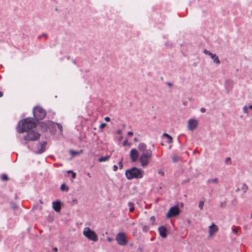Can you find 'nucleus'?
I'll return each instance as SVG.
<instances>
[{
    "mask_svg": "<svg viewBox=\"0 0 252 252\" xmlns=\"http://www.w3.org/2000/svg\"><path fill=\"white\" fill-rule=\"evenodd\" d=\"M138 151L135 149H132L129 153V156L132 162L137 160L140 162V166L144 168L150 162L153 152L151 149H148L147 145L144 143H140L138 146Z\"/></svg>",
    "mask_w": 252,
    "mask_h": 252,
    "instance_id": "obj_1",
    "label": "nucleus"
},
{
    "mask_svg": "<svg viewBox=\"0 0 252 252\" xmlns=\"http://www.w3.org/2000/svg\"><path fill=\"white\" fill-rule=\"evenodd\" d=\"M36 126V123L34 120L30 118H27L19 123L17 131L19 133H23L31 130Z\"/></svg>",
    "mask_w": 252,
    "mask_h": 252,
    "instance_id": "obj_2",
    "label": "nucleus"
},
{
    "mask_svg": "<svg viewBox=\"0 0 252 252\" xmlns=\"http://www.w3.org/2000/svg\"><path fill=\"white\" fill-rule=\"evenodd\" d=\"M144 171L137 167H132L126 171L125 175L128 180L141 179L143 177Z\"/></svg>",
    "mask_w": 252,
    "mask_h": 252,
    "instance_id": "obj_3",
    "label": "nucleus"
},
{
    "mask_svg": "<svg viewBox=\"0 0 252 252\" xmlns=\"http://www.w3.org/2000/svg\"><path fill=\"white\" fill-rule=\"evenodd\" d=\"M83 235L89 240L94 242H96L98 240V236L96 233L91 230L90 227H86L83 231Z\"/></svg>",
    "mask_w": 252,
    "mask_h": 252,
    "instance_id": "obj_4",
    "label": "nucleus"
},
{
    "mask_svg": "<svg viewBox=\"0 0 252 252\" xmlns=\"http://www.w3.org/2000/svg\"><path fill=\"white\" fill-rule=\"evenodd\" d=\"M40 134L34 130H29L26 135L24 136V140L27 144L30 141H36L39 138Z\"/></svg>",
    "mask_w": 252,
    "mask_h": 252,
    "instance_id": "obj_5",
    "label": "nucleus"
},
{
    "mask_svg": "<svg viewBox=\"0 0 252 252\" xmlns=\"http://www.w3.org/2000/svg\"><path fill=\"white\" fill-rule=\"evenodd\" d=\"M116 240L121 246H125L128 242L126 235L124 232H119L116 236Z\"/></svg>",
    "mask_w": 252,
    "mask_h": 252,
    "instance_id": "obj_6",
    "label": "nucleus"
},
{
    "mask_svg": "<svg viewBox=\"0 0 252 252\" xmlns=\"http://www.w3.org/2000/svg\"><path fill=\"white\" fill-rule=\"evenodd\" d=\"M41 126L42 127H44V130H47V128L49 127H55V126H57L60 130V134L63 135V127L60 123H55L53 121H49L47 124L42 123Z\"/></svg>",
    "mask_w": 252,
    "mask_h": 252,
    "instance_id": "obj_7",
    "label": "nucleus"
},
{
    "mask_svg": "<svg viewBox=\"0 0 252 252\" xmlns=\"http://www.w3.org/2000/svg\"><path fill=\"white\" fill-rule=\"evenodd\" d=\"M33 113L34 117L36 119L41 120L43 119L46 116V112L40 107H35L33 109Z\"/></svg>",
    "mask_w": 252,
    "mask_h": 252,
    "instance_id": "obj_8",
    "label": "nucleus"
},
{
    "mask_svg": "<svg viewBox=\"0 0 252 252\" xmlns=\"http://www.w3.org/2000/svg\"><path fill=\"white\" fill-rule=\"evenodd\" d=\"M180 210L177 206L172 207L170 208L166 214V217L170 218L178 216L180 214Z\"/></svg>",
    "mask_w": 252,
    "mask_h": 252,
    "instance_id": "obj_9",
    "label": "nucleus"
},
{
    "mask_svg": "<svg viewBox=\"0 0 252 252\" xmlns=\"http://www.w3.org/2000/svg\"><path fill=\"white\" fill-rule=\"evenodd\" d=\"M198 121L195 119H190L188 122V128L189 130L193 131L198 126Z\"/></svg>",
    "mask_w": 252,
    "mask_h": 252,
    "instance_id": "obj_10",
    "label": "nucleus"
},
{
    "mask_svg": "<svg viewBox=\"0 0 252 252\" xmlns=\"http://www.w3.org/2000/svg\"><path fill=\"white\" fill-rule=\"evenodd\" d=\"M208 238H212L219 230V227L214 222L212 223L209 227Z\"/></svg>",
    "mask_w": 252,
    "mask_h": 252,
    "instance_id": "obj_11",
    "label": "nucleus"
},
{
    "mask_svg": "<svg viewBox=\"0 0 252 252\" xmlns=\"http://www.w3.org/2000/svg\"><path fill=\"white\" fill-rule=\"evenodd\" d=\"M203 52L205 54L209 55L211 58V59L213 60V61L215 63L217 64L220 63V61L216 54H213L210 51L207 49L203 50Z\"/></svg>",
    "mask_w": 252,
    "mask_h": 252,
    "instance_id": "obj_12",
    "label": "nucleus"
},
{
    "mask_svg": "<svg viewBox=\"0 0 252 252\" xmlns=\"http://www.w3.org/2000/svg\"><path fill=\"white\" fill-rule=\"evenodd\" d=\"M52 207L53 209L57 212H60L61 210V203L60 201L57 200L52 203Z\"/></svg>",
    "mask_w": 252,
    "mask_h": 252,
    "instance_id": "obj_13",
    "label": "nucleus"
},
{
    "mask_svg": "<svg viewBox=\"0 0 252 252\" xmlns=\"http://www.w3.org/2000/svg\"><path fill=\"white\" fill-rule=\"evenodd\" d=\"M158 231L161 237L165 238L167 236V230L164 226H160L158 228Z\"/></svg>",
    "mask_w": 252,
    "mask_h": 252,
    "instance_id": "obj_14",
    "label": "nucleus"
},
{
    "mask_svg": "<svg viewBox=\"0 0 252 252\" xmlns=\"http://www.w3.org/2000/svg\"><path fill=\"white\" fill-rule=\"evenodd\" d=\"M248 190V186L245 184L243 183L239 188H238L236 190V191H242L243 193H246Z\"/></svg>",
    "mask_w": 252,
    "mask_h": 252,
    "instance_id": "obj_15",
    "label": "nucleus"
},
{
    "mask_svg": "<svg viewBox=\"0 0 252 252\" xmlns=\"http://www.w3.org/2000/svg\"><path fill=\"white\" fill-rule=\"evenodd\" d=\"M47 144L46 142H43L42 143L40 144V148L39 149L36 153L38 154H41L44 152L46 150V146Z\"/></svg>",
    "mask_w": 252,
    "mask_h": 252,
    "instance_id": "obj_16",
    "label": "nucleus"
},
{
    "mask_svg": "<svg viewBox=\"0 0 252 252\" xmlns=\"http://www.w3.org/2000/svg\"><path fill=\"white\" fill-rule=\"evenodd\" d=\"M110 158V156H106L105 157H101L98 159L99 162H104L108 160Z\"/></svg>",
    "mask_w": 252,
    "mask_h": 252,
    "instance_id": "obj_17",
    "label": "nucleus"
},
{
    "mask_svg": "<svg viewBox=\"0 0 252 252\" xmlns=\"http://www.w3.org/2000/svg\"><path fill=\"white\" fill-rule=\"evenodd\" d=\"M163 135L167 138V142L168 143H171L172 142V138L170 135L166 133H164Z\"/></svg>",
    "mask_w": 252,
    "mask_h": 252,
    "instance_id": "obj_18",
    "label": "nucleus"
},
{
    "mask_svg": "<svg viewBox=\"0 0 252 252\" xmlns=\"http://www.w3.org/2000/svg\"><path fill=\"white\" fill-rule=\"evenodd\" d=\"M61 189L62 191H68L69 188L65 185V184H62L61 186Z\"/></svg>",
    "mask_w": 252,
    "mask_h": 252,
    "instance_id": "obj_19",
    "label": "nucleus"
},
{
    "mask_svg": "<svg viewBox=\"0 0 252 252\" xmlns=\"http://www.w3.org/2000/svg\"><path fill=\"white\" fill-rule=\"evenodd\" d=\"M152 226L151 224L149 225H144L142 227V230L144 232H147L150 228V226Z\"/></svg>",
    "mask_w": 252,
    "mask_h": 252,
    "instance_id": "obj_20",
    "label": "nucleus"
},
{
    "mask_svg": "<svg viewBox=\"0 0 252 252\" xmlns=\"http://www.w3.org/2000/svg\"><path fill=\"white\" fill-rule=\"evenodd\" d=\"M218 182H219V179L217 178H214L212 179H210V180H208V182H209V183H215V184H218Z\"/></svg>",
    "mask_w": 252,
    "mask_h": 252,
    "instance_id": "obj_21",
    "label": "nucleus"
},
{
    "mask_svg": "<svg viewBox=\"0 0 252 252\" xmlns=\"http://www.w3.org/2000/svg\"><path fill=\"white\" fill-rule=\"evenodd\" d=\"M240 229V227H232L231 228V230L232 231V232L234 233V234H237L239 232V230Z\"/></svg>",
    "mask_w": 252,
    "mask_h": 252,
    "instance_id": "obj_22",
    "label": "nucleus"
},
{
    "mask_svg": "<svg viewBox=\"0 0 252 252\" xmlns=\"http://www.w3.org/2000/svg\"><path fill=\"white\" fill-rule=\"evenodd\" d=\"M1 179L3 181H7L8 180V178L7 175L6 174H2L1 176Z\"/></svg>",
    "mask_w": 252,
    "mask_h": 252,
    "instance_id": "obj_23",
    "label": "nucleus"
},
{
    "mask_svg": "<svg viewBox=\"0 0 252 252\" xmlns=\"http://www.w3.org/2000/svg\"><path fill=\"white\" fill-rule=\"evenodd\" d=\"M172 160L174 162H176L179 160V157L176 155H174Z\"/></svg>",
    "mask_w": 252,
    "mask_h": 252,
    "instance_id": "obj_24",
    "label": "nucleus"
},
{
    "mask_svg": "<svg viewBox=\"0 0 252 252\" xmlns=\"http://www.w3.org/2000/svg\"><path fill=\"white\" fill-rule=\"evenodd\" d=\"M204 202L203 201H200L199 203L198 207L200 210H202L203 208Z\"/></svg>",
    "mask_w": 252,
    "mask_h": 252,
    "instance_id": "obj_25",
    "label": "nucleus"
},
{
    "mask_svg": "<svg viewBox=\"0 0 252 252\" xmlns=\"http://www.w3.org/2000/svg\"><path fill=\"white\" fill-rule=\"evenodd\" d=\"M128 205L129 206V211L132 212L134 210L133 204L132 203H129Z\"/></svg>",
    "mask_w": 252,
    "mask_h": 252,
    "instance_id": "obj_26",
    "label": "nucleus"
},
{
    "mask_svg": "<svg viewBox=\"0 0 252 252\" xmlns=\"http://www.w3.org/2000/svg\"><path fill=\"white\" fill-rule=\"evenodd\" d=\"M248 109H249V108H248V107H247V106H246V105L244 106L243 107V112L245 114H248V113H249Z\"/></svg>",
    "mask_w": 252,
    "mask_h": 252,
    "instance_id": "obj_27",
    "label": "nucleus"
},
{
    "mask_svg": "<svg viewBox=\"0 0 252 252\" xmlns=\"http://www.w3.org/2000/svg\"><path fill=\"white\" fill-rule=\"evenodd\" d=\"M151 225H153L154 224H155V217L154 216H152L151 217Z\"/></svg>",
    "mask_w": 252,
    "mask_h": 252,
    "instance_id": "obj_28",
    "label": "nucleus"
},
{
    "mask_svg": "<svg viewBox=\"0 0 252 252\" xmlns=\"http://www.w3.org/2000/svg\"><path fill=\"white\" fill-rule=\"evenodd\" d=\"M68 172V173H71V174H72V177L73 178H75L76 177V173L75 172H74L73 171L70 170Z\"/></svg>",
    "mask_w": 252,
    "mask_h": 252,
    "instance_id": "obj_29",
    "label": "nucleus"
},
{
    "mask_svg": "<svg viewBox=\"0 0 252 252\" xmlns=\"http://www.w3.org/2000/svg\"><path fill=\"white\" fill-rule=\"evenodd\" d=\"M106 124L105 123H102L100 125L99 128L100 129H102L106 126Z\"/></svg>",
    "mask_w": 252,
    "mask_h": 252,
    "instance_id": "obj_30",
    "label": "nucleus"
},
{
    "mask_svg": "<svg viewBox=\"0 0 252 252\" xmlns=\"http://www.w3.org/2000/svg\"><path fill=\"white\" fill-rule=\"evenodd\" d=\"M158 173L159 175H161V176H164V172L162 170H161L158 171Z\"/></svg>",
    "mask_w": 252,
    "mask_h": 252,
    "instance_id": "obj_31",
    "label": "nucleus"
},
{
    "mask_svg": "<svg viewBox=\"0 0 252 252\" xmlns=\"http://www.w3.org/2000/svg\"><path fill=\"white\" fill-rule=\"evenodd\" d=\"M70 153H71L72 155H73V156L76 155H77V154H78L77 152H76V151H70Z\"/></svg>",
    "mask_w": 252,
    "mask_h": 252,
    "instance_id": "obj_32",
    "label": "nucleus"
},
{
    "mask_svg": "<svg viewBox=\"0 0 252 252\" xmlns=\"http://www.w3.org/2000/svg\"><path fill=\"white\" fill-rule=\"evenodd\" d=\"M127 139H126V140H125V141H124V142L123 143V145L124 146H125L127 144Z\"/></svg>",
    "mask_w": 252,
    "mask_h": 252,
    "instance_id": "obj_33",
    "label": "nucleus"
},
{
    "mask_svg": "<svg viewBox=\"0 0 252 252\" xmlns=\"http://www.w3.org/2000/svg\"><path fill=\"white\" fill-rule=\"evenodd\" d=\"M104 120L106 121V122H109L110 121V119L109 117H106L105 118H104Z\"/></svg>",
    "mask_w": 252,
    "mask_h": 252,
    "instance_id": "obj_34",
    "label": "nucleus"
},
{
    "mask_svg": "<svg viewBox=\"0 0 252 252\" xmlns=\"http://www.w3.org/2000/svg\"><path fill=\"white\" fill-rule=\"evenodd\" d=\"M117 169H118V167H117V165H114L113 166V170H114V171H117Z\"/></svg>",
    "mask_w": 252,
    "mask_h": 252,
    "instance_id": "obj_35",
    "label": "nucleus"
},
{
    "mask_svg": "<svg viewBox=\"0 0 252 252\" xmlns=\"http://www.w3.org/2000/svg\"><path fill=\"white\" fill-rule=\"evenodd\" d=\"M119 167H120V169H122L123 168V164L122 163V161H120L119 163Z\"/></svg>",
    "mask_w": 252,
    "mask_h": 252,
    "instance_id": "obj_36",
    "label": "nucleus"
},
{
    "mask_svg": "<svg viewBox=\"0 0 252 252\" xmlns=\"http://www.w3.org/2000/svg\"><path fill=\"white\" fill-rule=\"evenodd\" d=\"M72 202H73V204H75L77 203V200L76 199H74L72 200Z\"/></svg>",
    "mask_w": 252,
    "mask_h": 252,
    "instance_id": "obj_37",
    "label": "nucleus"
},
{
    "mask_svg": "<svg viewBox=\"0 0 252 252\" xmlns=\"http://www.w3.org/2000/svg\"><path fill=\"white\" fill-rule=\"evenodd\" d=\"M205 111H206V109H205L204 108H201L200 109V111H201V112H202V113H204V112H205Z\"/></svg>",
    "mask_w": 252,
    "mask_h": 252,
    "instance_id": "obj_38",
    "label": "nucleus"
},
{
    "mask_svg": "<svg viewBox=\"0 0 252 252\" xmlns=\"http://www.w3.org/2000/svg\"><path fill=\"white\" fill-rule=\"evenodd\" d=\"M165 45L167 46L168 47H171L172 46L171 44H168V42L165 43Z\"/></svg>",
    "mask_w": 252,
    "mask_h": 252,
    "instance_id": "obj_39",
    "label": "nucleus"
},
{
    "mask_svg": "<svg viewBox=\"0 0 252 252\" xmlns=\"http://www.w3.org/2000/svg\"><path fill=\"white\" fill-rule=\"evenodd\" d=\"M127 135H129V136H131V135H133V132L132 131H129L127 133Z\"/></svg>",
    "mask_w": 252,
    "mask_h": 252,
    "instance_id": "obj_40",
    "label": "nucleus"
},
{
    "mask_svg": "<svg viewBox=\"0 0 252 252\" xmlns=\"http://www.w3.org/2000/svg\"><path fill=\"white\" fill-rule=\"evenodd\" d=\"M117 133L119 134H121L122 133V130L120 129H119L117 130Z\"/></svg>",
    "mask_w": 252,
    "mask_h": 252,
    "instance_id": "obj_41",
    "label": "nucleus"
},
{
    "mask_svg": "<svg viewBox=\"0 0 252 252\" xmlns=\"http://www.w3.org/2000/svg\"><path fill=\"white\" fill-rule=\"evenodd\" d=\"M230 160H231V158H229V157H228V158H226V162H228V161H230Z\"/></svg>",
    "mask_w": 252,
    "mask_h": 252,
    "instance_id": "obj_42",
    "label": "nucleus"
},
{
    "mask_svg": "<svg viewBox=\"0 0 252 252\" xmlns=\"http://www.w3.org/2000/svg\"><path fill=\"white\" fill-rule=\"evenodd\" d=\"M107 240L109 241V242H111L112 240V238H110V237H109L107 238Z\"/></svg>",
    "mask_w": 252,
    "mask_h": 252,
    "instance_id": "obj_43",
    "label": "nucleus"
},
{
    "mask_svg": "<svg viewBox=\"0 0 252 252\" xmlns=\"http://www.w3.org/2000/svg\"><path fill=\"white\" fill-rule=\"evenodd\" d=\"M54 251L55 252H57L58 251V248H56V247H55L54 249H53Z\"/></svg>",
    "mask_w": 252,
    "mask_h": 252,
    "instance_id": "obj_44",
    "label": "nucleus"
},
{
    "mask_svg": "<svg viewBox=\"0 0 252 252\" xmlns=\"http://www.w3.org/2000/svg\"><path fill=\"white\" fill-rule=\"evenodd\" d=\"M87 175L89 177H90V178H91V175L90 173H89V172L87 173Z\"/></svg>",
    "mask_w": 252,
    "mask_h": 252,
    "instance_id": "obj_45",
    "label": "nucleus"
},
{
    "mask_svg": "<svg viewBox=\"0 0 252 252\" xmlns=\"http://www.w3.org/2000/svg\"><path fill=\"white\" fill-rule=\"evenodd\" d=\"M2 95H3V93H2V92H0V97L2 96Z\"/></svg>",
    "mask_w": 252,
    "mask_h": 252,
    "instance_id": "obj_46",
    "label": "nucleus"
},
{
    "mask_svg": "<svg viewBox=\"0 0 252 252\" xmlns=\"http://www.w3.org/2000/svg\"><path fill=\"white\" fill-rule=\"evenodd\" d=\"M249 109L252 110V105H249Z\"/></svg>",
    "mask_w": 252,
    "mask_h": 252,
    "instance_id": "obj_47",
    "label": "nucleus"
},
{
    "mask_svg": "<svg viewBox=\"0 0 252 252\" xmlns=\"http://www.w3.org/2000/svg\"><path fill=\"white\" fill-rule=\"evenodd\" d=\"M134 140L135 141H138V140H137V139L136 138H135L134 139Z\"/></svg>",
    "mask_w": 252,
    "mask_h": 252,
    "instance_id": "obj_48",
    "label": "nucleus"
},
{
    "mask_svg": "<svg viewBox=\"0 0 252 252\" xmlns=\"http://www.w3.org/2000/svg\"><path fill=\"white\" fill-rule=\"evenodd\" d=\"M251 218L252 219V213L251 214Z\"/></svg>",
    "mask_w": 252,
    "mask_h": 252,
    "instance_id": "obj_49",
    "label": "nucleus"
}]
</instances>
